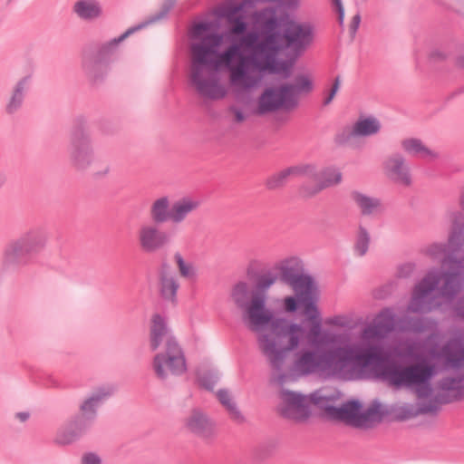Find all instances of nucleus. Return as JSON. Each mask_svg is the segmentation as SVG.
Instances as JSON below:
<instances>
[{"instance_id": "1", "label": "nucleus", "mask_w": 464, "mask_h": 464, "mask_svg": "<svg viewBox=\"0 0 464 464\" xmlns=\"http://www.w3.org/2000/svg\"><path fill=\"white\" fill-rule=\"evenodd\" d=\"M209 29L208 22H198L191 28V37L198 42L193 43L190 47V82L200 96L219 100L225 97L227 92L219 83L217 73L226 68L229 72L231 85L245 89L246 70L238 62L239 47L230 44L219 52L223 35L218 33L207 34Z\"/></svg>"}, {"instance_id": "2", "label": "nucleus", "mask_w": 464, "mask_h": 464, "mask_svg": "<svg viewBox=\"0 0 464 464\" xmlns=\"http://www.w3.org/2000/svg\"><path fill=\"white\" fill-rule=\"evenodd\" d=\"M393 353L413 363L402 365L390 356L382 377L396 387L415 386L419 398H429L432 394L430 381L435 373V365L426 355V342L419 339L402 340L393 348Z\"/></svg>"}, {"instance_id": "3", "label": "nucleus", "mask_w": 464, "mask_h": 464, "mask_svg": "<svg viewBox=\"0 0 464 464\" xmlns=\"http://www.w3.org/2000/svg\"><path fill=\"white\" fill-rule=\"evenodd\" d=\"M237 46L239 47L238 62L246 70L245 89L253 88L257 82V80L249 73L251 70L263 73L282 74L285 79L291 76L292 68L297 57L294 54L287 60H278L277 54L283 50L276 42L274 34L260 39L257 32L251 31Z\"/></svg>"}, {"instance_id": "4", "label": "nucleus", "mask_w": 464, "mask_h": 464, "mask_svg": "<svg viewBox=\"0 0 464 464\" xmlns=\"http://www.w3.org/2000/svg\"><path fill=\"white\" fill-rule=\"evenodd\" d=\"M390 356L381 345L372 344L360 349L345 344L322 352L323 370L340 379L350 381L358 376L360 367L371 365L378 374L383 376Z\"/></svg>"}, {"instance_id": "5", "label": "nucleus", "mask_w": 464, "mask_h": 464, "mask_svg": "<svg viewBox=\"0 0 464 464\" xmlns=\"http://www.w3.org/2000/svg\"><path fill=\"white\" fill-rule=\"evenodd\" d=\"M260 39L274 34L282 50L290 49L299 57L313 41V28L309 24L297 23L287 14L278 15L274 8H265L256 14Z\"/></svg>"}, {"instance_id": "6", "label": "nucleus", "mask_w": 464, "mask_h": 464, "mask_svg": "<svg viewBox=\"0 0 464 464\" xmlns=\"http://www.w3.org/2000/svg\"><path fill=\"white\" fill-rule=\"evenodd\" d=\"M266 325H270L271 331L258 334V347L272 370L279 372L277 382L283 384L286 377L282 372L285 361L288 353L298 347L304 329L301 324L289 323L285 318H275L273 314Z\"/></svg>"}, {"instance_id": "7", "label": "nucleus", "mask_w": 464, "mask_h": 464, "mask_svg": "<svg viewBox=\"0 0 464 464\" xmlns=\"http://www.w3.org/2000/svg\"><path fill=\"white\" fill-rule=\"evenodd\" d=\"M442 265L447 266L448 270L443 271L440 276L430 271L414 286L408 305L409 311L423 313L430 310L427 298L438 287L440 278L443 279V284L440 292L443 297L451 300L461 291L464 282V256H447L442 260Z\"/></svg>"}, {"instance_id": "8", "label": "nucleus", "mask_w": 464, "mask_h": 464, "mask_svg": "<svg viewBox=\"0 0 464 464\" xmlns=\"http://www.w3.org/2000/svg\"><path fill=\"white\" fill-rule=\"evenodd\" d=\"M46 236L40 227H32L18 237L10 239L2 253V271L18 272L34 263L36 256L44 250Z\"/></svg>"}, {"instance_id": "9", "label": "nucleus", "mask_w": 464, "mask_h": 464, "mask_svg": "<svg viewBox=\"0 0 464 464\" xmlns=\"http://www.w3.org/2000/svg\"><path fill=\"white\" fill-rule=\"evenodd\" d=\"M310 401L323 409L330 420H342L355 428L368 427L370 422L381 421L383 417L380 403H374L361 412L362 404L357 400L349 401L341 407H336L329 404L327 398L312 393Z\"/></svg>"}, {"instance_id": "10", "label": "nucleus", "mask_w": 464, "mask_h": 464, "mask_svg": "<svg viewBox=\"0 0 464 464\" xmlns=\"http://www.w3.org/2000/svg\"><path fill=\"white\" fill-rule=\"evenodd\" d=\"M176 0H164L160 9L148 17V19L135 26L129 28L119 37L113 38L106 43L95 44L85 48L96 58L110 65L114 56L118 53L119 44L133 33L145 28L149 24L160 22L167 17L169 11L174 7Z\"/></svg>"}, {"instance_id": "11", "label": "nucleus", "mask_w": 464, "mask_h": 464, "mask_svg": "<svg viewBox=\"0 0 464 464\" xmlns=\"http://www.w3.org/2000/svg\"><path fill=\"white\" fill-rule=\"evenodd\" d=\"M255 296L254 289L245 281L237 283L231 290V298L237 308L243 311L245 320L253 332L260 331L272 318V312L264 305L263 309L253 312L252 304Z\"/></svg>"}, {"instance_id": "12", "label": "nucleus", "mask_w": 464, "mask_h": 464, "mask_svg": "<svg viewBox=\"0 0 464 464\" xmlns=\"http://www.w3.org/2000/svg\"><path fill=\"white\" fill-rule=\"evenodd\" d=\"M68 153L72 165L79 170L86 169L93 161V149L83 118L76 119L73 123Z\"/></svg>"}, {"instance_id": "13", "label": "nucleus", "mask_w": 464, "mask_h": 464, "mask_svg": "<svg viewBox=\"0 0 464 464\" xmlns=\"http://www.w3.org/2000/svg\"><path fill=\"white\" fill-rule=\"evenodd\" d=\"M152 369L157 378L161 381L167 380L169 375L179 376L186 372L185 354L177 339H170L167 347L155 354Z\"/></svg>"}, {"instance_id": "14", "label": "nucleus", "mask_w": 464, "mask_h": 464, "mask_svg": "<svg viewBox=\"0 0 464 464\" xmlns=\"http://www.w3.org/2000/svg\"><path fill=\"white\" fill-rule=\"evenodd\" d=\"M274 270L278 281L290 286L294 291L301 292L314 286V278L304 273V264L298 257L291 256L277 262Z\"/></svg>"}, {"instance_id": "15", "label": "nucleus", "mask_w": 464, "mask_h": 464, "mask_svg": "<svg viewBox=\"0 0 464 464\" xmlns=\"http://www.w3.org/2000/svg\"><path fill=\"white\" fill-rule=\"evenodd\" d=\"M464 245V214L455 212L452 215V227L449 235L448 243H434L425 251L426 255L437 259L442 256H456Z\"/></svg>"}, {"instance_id": "16", "label": "nucleus", "mask_w": 464, "mask_h": 464, "mask_svg": "<svg viewBox=\"0 0 464 464\" xmlns=\"http://www.w3.org/2000/svg\"><path fill=\"white\" fill-rule=\"evenodd\" d=\"M136 238L140 249L148 255L167 248L172 240L170 233L152 223L141 224L137 230Z\"/></svg>"}, {"instance_id": "17", "label": "nucleus", "mask_w": 464, "mask_h": 464, "mask_svg": "<svg viewBox=\"0 0 464 464\" xmlns=\"http://www.w3.org/2000/svg\"><path fill=\"white\" fill-rule=\"evenodd\" d=\"M246 7H249L248 3L246 0H242L238 4L229 3L220 7L218 11V16L226 18L229 24L230 44L240 45L242 39L250 33L247 32V24L243 15V12H245Z\"/></svg>"}, {"instance_id": "18", "label": "nucleus", "mask_w": 464, "mask_h": 464, "mask_svg": "<svg viewBox=\"0 0 464 464\" xmlns=\"http://www.w3.org/2000/svg\"><path fill=\"white\" fill-rule=\"evenodd\" d=\"M280 398L282 403L278 411L282 417L295 420H304L309 418V401L304 395L283 389L280 392Z\"/></svg>"}, {"instance_id": "19", "label": "nucleus", "mask_w": 464, "mask_h": 464, "mask_svg": "<svg viewBox=\"0 0 464 464\" xmlns=\"http://www.w3.org/2000/svg\"><path fill=\"white\" fill-rule=\"evenodd\" d=\"M287 90L285 84L266 88L258 100V113L262 115L280 109L290 110L296 107V102L290 98Z\"/></svg>"}, {"instance_id": "20", "label": "nucleus", "mask_w": 464, "mask_h": 464, "mask_svg": "<svg viewBox=\"0 0 464 464\" xmlns=\"http://www.w3.org/2000/svg\"><path fill=\"white\" fill-rule=\"evenodd\" d=\"M247 276L254 280L253 289L255 291V296L252 310L253 312H257L266 305L267 291L278 281V278L276 271L270 269L260 274L254 273L252 265L247 268Z\"/></svg>"}, {"instance_id": "21", "label": "nucleus", "mask_w": 464, "mask_h": 464, "mask_svg": "<svg viewBox=\"0 0 464 464\" xmlns=\"http://www.w3.org/2000/svg\"><path fill=\"white\" fill-rule=\"evenodd\" d=\"M426 355L430 360H444L452 368H459L464 362V347L457 341H449L442 347L432 345Z\"/></svg>"}, {"instance_id": "22", "label": "nucleus", "mask_w": 464, "mask_h": 464, "mask_svg": "<svg viewBox=\"0 0 464 464\" xmlns=\"http://www.w3.org/2000/svg\"><path fill=\"white\" fill-rule=\"evenodd\" d=\"M158 286L160 296L173 305L177 304V294L179 289V282L171 271L167 261L161 262L158 271Z\"/></svg>"}, {"instance_id": "23", "label": "nucleus", "mask_w": 464, "mask_h": 464, "mask_svg": "<svg viewBox=\"0 0 464 464\" xmlns=\"http://www.w3.org/2000/svg\"><path fill=\"white\" fill-rule=\"evenodd\" d=\"M395 315L392 308L382 309L375 317L373 324L365 327L362 331V338L372 340L384 338L394 330Z\"/></svg>"}, {"instance_id": "24", "label": "nucleus", "mask_w": 464, "mask_h": 464, "mask_svg": "<svg viewBox=\"0 0 464 464\" xmlns=\"http://www.w3.org/2000/svg\"><path fill=\"white\" fill-rule=\"evenodd\" d=\"M384 174L392 181L403 186L411 184L410 168L401 153H393L382 163Z\"/></svg>"}, {"instance_id": "25", "label": "nucleus", "mask_w": 464, "mask_h": 464, "mask_svg": "<svg viewBox=\"0 0 464 464\" xmlns=\"http://www.w3.org/2000/svg\"><path fill=\"white\" fill-rule=\"evenodd\" d=\"M91 427L74 415L58 430L54 442L60 446L71 445L79 440Z\"/></svg>"}, {"instance_id": "26", "label": "nucleus", "mask_w": 464, "mask_h": 464, "mask_svg": "<svg viewBox=\"0 0 464 464\" xmlns=\"http://www.w3.org/2000/svg\"><path fill=\"white\" fill-rule=\"evenodd\" d=\"M112 393L113 389L111 387L98 388L89 398L82 401L80 405L81 414L76 416L92 426L97 417L98 407Z\"/></svg>"}, {"instance_id": "27", "label": "nucleus", "mask_w": 464, "mask_h": 464, "mask_svg": "<svg viewBox=\"0 0 464 464\" xmlns=\"http://www.w3.org/2000/svg\"><path fill=\"white\" fill-rule=\"evenodd\" d=\"M170 339H176L167 326L164 318L156 314L152 316L150 328V348L152 352L157 351L163 343V348L167 347Z\"/></svg>"}, {"instance_id": "28", "label": "nucleus", "mask_w": 464, "mask_h": 464, "mask_svg": "<svg viewBox=\"0 0 464 464\" xmlns=\"http://www.w3.org/2000/svg\"><path fill=\"white\" fill-rule=\"evenodd\" d=\"M82 67L86 76L93 82H102L109 72V65L85 49L82 53Z\"/></svg>"}, {"instance_id": "29", "label": "nucleus", "mask_w": 464, "mask_h": 464, "mask_svg": "<svg viewBox=\"0 0 464 464\" xmlns=\"http://www.w3.org/2000/svg\"><path fill=\"white\" fill-rule=\"evenodd\" d=\"M304 168L311 169L304 171V176L314 181H319L324 188L337 185L342 180V173L334 168H325L321 171H317L314 165H304Z\"/></svg>"}, {"instance_id": "30", "label": "nucleus", "mask_w": 464, "mask_h": 464, "mask_svg": "<svg viewBox=\"0 0 464 464\" xmlns=\"http://www.w3.org/2000/svg\"><path fill=\"white\" fill-rule=\"evenodd\" d=\"M72 12L82 21H95L103 14L98 0H77L73 4Z\"/></svg>"}, {"instance_id": "31", "label": "nucleus", "mask_w": 464, "mask_h": 464, "mask_svg": "<svg viewBox=\"0 0 464 464\" xmlns=\"http://www.w3.org/2000/svg\"><path fill=\"white\" fill-rule=\"evenodd\" d=\"M295 369L304 375L323 370L322 353H316L314 351H304L295 362Z\"/></svg>"}, {"instance_id": "32", "label": "nucleus", "mask_w": 464, "mask_h": 464, "mask_svg": "<svg viewBox=\"0 0 464 464\" xmlns=\"http://www.w3.org/2000/svg\"><path fill=\"white\" fill-rule=\"evenodd\" d=\"M199 207V202L190 198H182L171 205L170 222L182 223L187 217Z\"/></svg>"}, {"instance_id": "33", "label": "nucleus", "mask_w": 464, "mask_h": 464, "mask_svg": "<svg viewBox=\"0 0 464 464\" xmlns=\"http://www.w3.org/2000/svg\"><path fill=\"white\" fill-rule=\"evenodd\" d=\"M170 201L166 196L155 199L149 210V215L152 224L161 225L170 222Z\"/></svg>"}, {"instance_id": "34", "label": "nucleus", "mask_w": 464, "mask_h": 464, "mask_svg": "<svg viewBox=\"0 0 464 464\" xmlns=\"http://www.w3.org/2000/svg\"><path fill=\"white\" fill-rule=\"evenodd\" d=\"M311 169L304 168V166H293L283 169L280 172L275 173L268 177L265 182L266 188L268 190H276L282 188L286 184L287 179L291 175H304V171H308Z\"/></svg>"}, {"instance_id": "35", "label": "nucleus", "mask_w": 464, "mask_h": 464, "mask_svg": "<svg viewBox=\"0 0 464 464\" xmlns=\"http://www.w3.org/2000/svg\"><path fill=\"white\" fill-rule=\"evenodd\" d=\"M30 82V76H24L20 79L14 85L8 102L5 106V112L9 115L15 113L22 108L24 94L27 90L28 83Z\"/></svg>"}, {"instance_id": "36", "label": "nucleus", "mask_w": 464, "mask_h": 464, "mask_svg": "<svg viewBox=\"0 0 464 464\" xmlns=\"http://www.w3.org/2000/svg\"><path fill=\"white\" fill-rule=\"evenodd\" d=\"M307 338L310 343L316 348L327 346L336 342L335 334L322 330L321 321L311 322Z\"/></svg>"}, {"instance_id": "37", "label": "nucleus", "mask_w": 464, "mask_h": 464, "mask_svg": "<svg viewBox=\"0 0 464 464\" xmlns=\"http://www.w3.org/2000/svg\"><path fill=\"white\" fill-rule=\"evenodd\" d=\"M316 291L317 285L314 284V286L309 287L308 289H304L301 291V305L304 307V314L307 317L308 321L315 322L321 321L320 312L315 304L316 302Z\"/></svg>"}, {"instance_id": "38", "label": "nucleus", "mask_w": 464, "mask_h": 464, "mask_svg": "<svg viewBox=\"0 0 464 464\" xmlns=\"http://www.w3.org/2000/svg\"><path fill=\"white\" fill-rule=\"evenodd\" d=\"M350 197L352 200L360 208L362 216H372L379 212L382 208V202L379 198L369 197L363 193L353 190Z\"/></svg>"}, {"instance_id": "39", "label": "nucleus", "mask_w": 464, "mask_h": 464, "mask_svg": "<svg viewBox=\"0 0 464 464\" xmlns=\"http://www.w3.org/2000/svg\"><path fill=\"white\" fill-rule=\"evenodd\" d=\"M188 429L202 437H209L212 434V423L201 411L194 410L188 419Z\"/></svg>"}, {"instance_id": "40", "label": "nucleus", "mask_w": 464, "mask_h": 464, "mask_svg": "<svg viewBox=\"0 0 464 464\" xmlns=\"http://www.w3.org/2000/svg\"><path fill=\"white\" fill-rule=\"evenodd\" d=\"M217 397L219 402L225 407V409L228 412L229 417L232 420L237 423H243L245 421V417L237 408V403L233 401L227 390L220 389L217 392Z\"/></svg>"}, {"instance_id": "41", "label": "nucleus", "mask_w": 464, "mask_h": 464, "mask_svg": "<svg viewBox=\"0 0 464 464\" xmlns=\"http://www.w3.org/2000/svg\"><path fill=\"white\" fill-rule=\"evenodd\" d=\"M464 371L461 372L457 377H444L440 383V387L443 391L452 392L454 400L459 401L464 399Z\"/></svg>"}, {"instance_id": "42", "label": "nucleus", "mask_w": 464, "mask_h": 464, "mask_svg": "<svg viewBox=\"0 0 464 464\" xmlns=\"http://www.w3.org/2000/svg\"><path fill=\"white\" fill-rule=\"evenodd\" d=\"M439 410V406L435 401H430L428 403H421L418 407L407 406L401 408L400 412V420H409L415 418L419 415L427 413H436Z\"/></svg>"}, {"instance_id": "43", "label": "nucleus", "mask_w": 464, "mask_h": 464, "mask_svg": "<svg viewBox=\"0 0 464 464\" xmlns=\"http://www.w3.org/2000/svg\"><path fill=\"white\" fill-rule=\"evenodd\" d=\"M381 130L380 121L374 117L359 119L354 123V132L358 137H367L377 134Z\"/></svg>"}, {"instance_id": "44", "label": "nucleus", "mask_w": 464, "mask_h": 464, "mask_svg": "<svg viewBox=\"0 0 464 464\" xmlns=\"http://www.w3.org/2000/svg\"><path fill=\"white\" fill-rule=\"evenodd\" d=\"M401 147L405 152L413 156H420L422 158L436 156V154L427 148L420 140L416 138H410L401 140Z\"/></svg>"}, {"instance_id": "45", "label": "nucleus", "mask_w": 464, "mask_h": 464, "mask_svg": "<svg viewBox=\"0 0 464 464\" xmlns=\"http://www.w3.org/2000/svg\"><path fill=\"white\" fill-rule=\"evenodd\" d=\"M288 88L287 92L291 99L298 103V95L302 92H310L313 90L312 81L304 75L295 77V83H285Z\"/></svg>"}, {"instance_id": "46", "label": "nucleus", "mask_w": 464, "mask_h": 464, "mask_svg": "<svg viewBox=\"0 0 464 464\" xmlns=\"http://www.w3.org/2000/svg\"><path fill=\"white\" fill-rule=\"evenodd\" d=\"M371 236L367 228L362 225L358 226V230L353 244V252L357 256H363L369 249Z\"/></svg>"}, {"instance_id": "47", "label": "nucleus", "mask_w": 464, "mask_h": 464, "mask_svg": "<svg viewBox=\"0 0 464 464\" xmlns=\"http://www.w3.org/2000/svg\"><path fill=\"white\" fill-rule=\"evenodd\" d=\"M174 261L181 277L188 280L197 278V269L191 263H187L179 252L174 254Z\"/></svg>"}, {"instance_id": "48", "label": "nucleus", "mask_w": 464, "mask_h": 464, "mask_svg": "<svg viewBox=\"0 0 464 464\" xmlns=\"http://www.w3.org/2000/svg\"><path fill=\"white\" fill-rule=\"evenodd\" d=\"M428 323L422 317H406L402 320V329L404 331L421 334L428 330Z\"/></svg>"}, {"instance_id": "49", "label": "nucleus", "mask_w": 464, "mask_h": 464, "mask_svg": "<svg viewBox=\"0 0 464 464\" xmlns=\"http://www.w3.org/2000/svg\"><path fill=\"white\" fill-rule=\"evenodd\" d=\"M354 137H358L357 133L354 132V125L353 127L345 126L335 134L334 140L336 145L345 146Z\"/></svg>"}, {"instance_id": "50", "label": "nucleus", "mask_w": 464, "mask_h": 464, "mask_svg": "<svg viewBox=\"0 0 464 464\" xmlns=\"http://www.w3.org/2000/svg\"><path fill=\"white\" fill-rule=\"evenodd\" d=\"M323 189H324V188L319 181H315L314 184L304 183L299 188V194L303 198H310L317 195Z\"/></svg>"}, {"instance_id": "51", "label": "nucleus", "mask_w": 464, "mask_h": 464, "mask_svg": "<svg viewBox=\"0 0 464 464\" xmlns=\"http://www.w3.org/2000/svg\"><path fill=\"white\" fill-rule=\"evenodd\" d=\"M199 384L206 390L211 391L216 386L218 377L216 373L207 371L198 374Z\"/></svg>"}, {"instance_id": "52", "label": "nucleus", "mask_w": 464, "mask_h": 464, "mask_svg": "<svg viewBox=\"0 0 464 464\" xmlns=\"http://www.w3.org/2000/svg\"><path fill=\"white\" fill-rule=\"evenodd\" d=\"M295 295H289L284 299V309L287 313H295L297 311L299 304H301V292L294 291Z\"/></svg>"}, {"instance_id": "53", "label": "nucleus", "mask_w": 464, "mask_h": 464, "mask_svg": "<svg viewBox=\"0 0 464 464\" xmlns=\"http://www.w3.org/2000/svg\"><path fill=\"white\" fill-rule=\"evenodd\" d=\"M275 450L273 443H264L256 447L254 450V458L257 460H263L268 458Z\"/></svg>"}, {"instance_id": "54", "label": "nucleus", "mask_w": 464, "mask_h": 464, "mask_svg": "<svg viewBox=\"0 0 464 464\" xmlns=\"http://www.w3.org/2000/svg\"><path fill=\"white\" fill-rule=\"evenodd\" d=\"M340 88V76H337L333 83V86L330 90V92L328 96L324 100V105L326 106L332 102L334 100L335 94L337 93L338 90Z\"/></svg>"}, {"instance_id": "55", "label": "nucleus", "mask_w": 464, "mask_h": 464, "mask_svg": "<svg viewBox=\"0 0 464 464\" xmlns=\"http://www.w3.org/2000/svg\"><path fill=\"white\" fill-rule=\"evenodd\" d=\"M360 24H361V14H360V13H357L356 14H354L353 16L352 21L349 25V34H350L352 40L354 39L357 30L360 26Z\"/></svg>"}, {"instance_id": "56", "label": "nucleus", "mask_w": 464, "mask_h": 464, "mask_svg": "<svg viewBox=\"0 0 464 464\" xmlns=\"http://www.w3.org/2000/svg\"><path fill=\"white\" fill-rule=\"evenodd\" d=\"M415 266L411 263H407L401 266L398 269V276L401 278L409 277L414 271Z\"/></svg>"}, {"instance_id": "57", "label": "nucleus", "mask_w": 464, "mask_h": 464, "mask_svg": "<svg viewBox=\"0 0 464 464\" xmlns=\"http://www.w3.org/2000/svg\"><path fill=\"white\" fill-rule=\"evenodd\" d=\"M82 464H101L102 460L100 457L93 453V452H88L82 455L81 459Z\"/></svg>"}, {"instance_id": "58", "label": "nucleus", "mask_w": 464, "mask_h": 464, "mask_svg": "<svg viewBox=\"0 0 464 464\" xmlns=\"http://www.w3.org/2000/svg\"><path fill=\"white\" fill-rule=\"evenodd\" d=\"M453 310L457 317L464 319V295L456 301Z\"/></svg>"}, {"instance_id": "59", "label": "nucleus", "mask_w": 464, "mask_h": 464, "mask_svg": "<svg viewBox=\"0 0 464 464\" xmlns=\"http://www.w3.org/2000/svg\"><path fill=\"white\" fill-rule=\"evenodd\" d=\"M332 1H333V5L336 8V12L338 14V22L341 25H343V20H344V8L343 6L342 1L341 0H332Z\"/></svg>"}, {"instance_id": "60", "label": "nucleus", "mask_w": 464, "mask_h": 464, "mask_svg": "<svg viewBox=\"0 0 464 464\" xmlns=\"http://www.w3.org/2000/svg\"><path fill=\"white\" fill-rule=\"evenodd\" d=\"M326 323L328 324L340 326V327H343L346 325L344 317L341 316V315H335V316L330 317L326 320Z\"/></svg>"}, {"instance_id": "61", "label": "nucleus", "mask_w": 464, "mask_h": 464, "mask_svg": "<svg viewBox=\"0 0 464 464\" xmlns=\"http://www.w3.org/2000/svg\"><path fill=\"white\" fill-rule=\"evenodd\" d=\"M430 57L435 61H444L447 59L448 54L440 50H434L430 53Z\"/></svg>"}, {"instance_id": "62", "label": "nucleus", "mask_w": 464, "mask_h": 464, "mask_svg": "<svg viewBox=\"0 0 464 464\" xmlns=\"http://www.w3.org/2000/svg\"><path fill=\"white\" fill-rule=\"evenodd\" d=\"M229 111L232 112L235 115V121H236L242 122L245 120L244 113L241 111V110H239L236 106H230L229 107Z\"/></svg>"}, {"instance_id": "63", "label": "nucleus", "mask_w": 464, "mask_h": 464, "mask_svg": "<svg viewBox=\"0 0 464 464\" xmlns=\"http://www.w3.org/2000/svg\"><path fill=\"white\" fill-rule=\"evenodd\" d=\"M272 2H277L286 8H295L298 5V0H272Z\"/></svg>"}, {"instance_id": "64", "label": "nucleus", "mask_w": 464, "mask_h": 464, "mask_svg": "<svg viewBox=\"0 0 464 464\" xmlns=\"http://www.w3.org/2000/svg\"><path fill=\"white\" fill-rule=\"evenodd\" d=\"M455 64L457 67L464 69V54L459 55L456 58Z\"/></svg>"}]
</instances>
